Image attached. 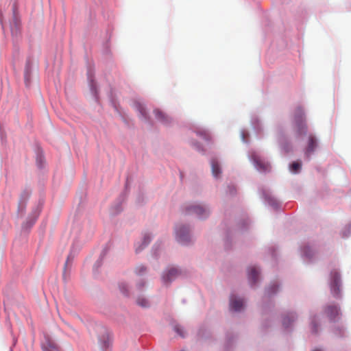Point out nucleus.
<instances>
[{"label": "nucleus", "mask_w": 351, "mask_h": 351, "mask_svg": "<svg viewBox=\"0 0 351 351\" xmlns=\"http://www.w3.org/2000/svg\"><path fill=\"white\" fill-rule=\"evenodd\" d=\"M173 330L177 332V334L181 337H185L186 332L183 327L178 324H176L173 326Z\"/></svg>", "instance_id": "obj_15"}, {"label": "nucleus", "mask_w": 351, "mask_h": 351, "mask_svg": "<svg viewBox=\"0 0 351 351\" xmlns=\"http://www.w3.org/2000/svg\"><path fill=\"white\" fill-rule=\"evenodd\" d=\"M176 237L182 244H186L189 242V228L185 226H181L176 228Z\"/></svg>", "instance_id": "obj_3"}, {"label": "nucleus", "mask_w": 351, "mask_h": 351, "mask_svg": "<svg viewBox=\"0 0 351 351\" xmlns=\"http://www.w3.org/2000/svg\"><path fill=\"white\" fill-rule=\"evenodd\" d=\"M317 146V139L313 134H309L308 136L307 146L305 149V155L309 158L312 153L315 151Z\"/></svg>", "instance_id": "obj_6"}, {"label": "nucleus", "mask_w": 351, "mask_h": 351, "mask_svg": "<svg viewBox=\"0 0 351 351\" xmlns=\"http://www.w3.org/2000/svg\"><path fill=\"white\" fill-rule=\"evenodd\" d=\"M144 285H145V283H144V282H140V283H138V284L137 285L138 289L139 290H141V289H142V288L144 287Z\"/></svg>", "instance_id": "obj_25"}, {"label": "nucleus", "mask_w": 351, "mask_h": 351, "mask_svg": "<svg viewBox=\"0 0 351 351\" xmlns=\"http://www.w3.org/2000/svg\"><path fill=\"white\" fill-rule=\"evenodd\" d=\"M186 213L189 214H195L199 218H204L208 215L209 210L204 206L195 204L188 206L186 208Z\"/></svg>", "instance_id": "obj_2"}, {"label": "nucleus", "mask_w": 351, "mask_h": 351, "mask_svg": "<svg viewBox=\"0 0 351 351\" xmlns=\"http://www.w3.org/2000/svg\"><path fill=\"white\" fill-rule=\"evenodd\" d=\"M211 169L213 175L217 178L221 174V170L218 162L216 160H212Z\"/></svg>", "instance_id": "obj_11"}, {"label": "nucleus", "mask_w": 351, "mask_h": 351, "mask_svg": "<svg viewBox=\"0 0 351 351\" xmlns=\"http://www.w3.org/2000/svg\"><path fill=\"white\" fill-rule=\"evenodd\" d=\"M296 317L294 314L290 313L285 315L282 319V324L285 328H287L292 322L295 320Z\"/></svg>", "instance_id": "obj_12"}, {"label": "nucleus", "mask_w": 351, "mask_h": 351, "mask_svg": "<svg viewBox=\"0 0 351 351\" xmlns=\"http://www.w3.org/2000/svg\"><path fill=\"white\" fill-rule=\"evenodd\" d=\"M331 278V291L335 296H337L339 295L340 291V276L337 271H332Z\"/></svg>", "instance_id": "obj_4"}, {"label": "nucleus", "mask_w": 351, "mask_h": 351, "mask_svg": "<svg viewBox=\"0 0 351 351\" xmlns=\"http://www.w3.org/2000/svg\"><path fill=\"white\" fill-rule=\"evenodd\" d=\"M136 303L142 307H147L149 305L147 300L143 298H138L136 300Z\"/></svg>", "instance_id": "obj_16"}, {"label": "nucleus", "mask_w": 351, "mask_h": 351, "mask_svg": "<svg viewBox=\"0 0 351 351\" xmlns=\"http://www.w3.org/2000/svg\"><path fill=\"white\" fill-rule=\"evenodd\" d=\"M295 130L298 136L304 135L307 132V125L303 110L298 108L294 113Z\"/></svg>", "instance_id": "obj_1"}, {"label": "nucleus", "mask_w": 351, "mask_h": 351, "mask_svg": "<svg viewBox=\"0 0 351 351\" xmlns=\"http://www.w3.org/2000/svg\"><path fill=\"white\" fill-rule=\"evenodd\" d=\"M230 305L231 309L235 311H239L243 306V301L240 298L231 296L230 300Z\"/></svg>", "instance_id": "obj_8"}, {"label": "nucleus", "mask_w": 351, "mask_h": 351, "mask_svg": "<svg viewBox=\"0 0 351 351\" xmlns=\"http://www.w3.org/2000/svg\"><path fill=\"white\" fill-rule=\"evenodd\" d=\"M277 291V286L276 285H272L271 287H270L268 289V293L269 294H271V293H276Z\"/></svg>", "instance_id": "obj_22"}, {"label": "nucleus", "mask_w": 351, "mask_h": 351, "mask_svg": "<svg viewBox=\"0 0 351 351\" xmlns=\"http://www.w3.org/2000/svg\"><path fill=\"white\" fill-rule=\"evenodd\" d=\"M259 272L255 267L248 269V279L252 284H255L258 280Z\"/></svg>", "instance_id": "obj_10"}, {"label": "nucleus", "mask_w": 351, "mask_h": 351, "mask_svg": "<svg viewBox=\"0 0 351 351\" xmlns=\"http://www.w3.org/2000/svg\"><path fill=\"white\" fill-rule=\"evenodd\" d=\"M269 202L274 207H277L278 205L276 201L274 199H270Z\"/></svg>", "instance_id": "obj_24"}, {"label": "nucleus", "mask_w": 351, "mask_h": 351, "mask_svg": "<svg viewBox=\"0 0 351 351\" xmlns=\"http://www.w3.org/2000/svg\"><path fill=\"white\" fill-rule=\"evenodd\" d=\"M324 312L330 320H335V319L340 314L339 308L337 306L334 305L326 306Z\"/></svg>", "instance_id": "obj_7"}, {"label": "nucleus", "mask_w": 351, "mask_h": 351, "mask_svg": "<svg viewBox=\"0 0 351 351\" xmlns=\"http://www.w3.org/2000/svg\"><path fill=\"white\" fill-rule=\"evenodd\" d=\"M301 168V164L298 162H294L291 165V171L296 173L298 172Z\"/></svg>", "instance_id": "obj_17"}, {"label": "nucleus", "mask_w": 351, "mask_h": 351, "mask_svg": "<svg viewBox=\"0 0 351 351\" xmlns=\"http://www.w3.org/2000/svg\"><path fill=\"white\" fill-rule=\"evenodd\" d=\"M156 117L160 120L162 123H167L169 121V119L167 116H166L161 110L159 109H156L154 111Z\"/></svg>", "instance_id": "obj_13"}, {"label": "nucleus", "mask_w": 351, "mask_h": 351, "mask_svg": "<svg viewBox=\"0 0 351 351\" xmlns=\"http://www.w3.org/2000/svg\"><path fill=\"white\" fill-rule=\"evenodd\" d=\"M138 110H139L140 113L142 114L143 117H146V111L145 108L142 105H138Z\"/></svg>", "instance_id": "obj_20"}, {"label": "nucleus", "mask_w": 351, "mask_h": 351, "mask_svg": "<svg viewBox=\"0 0 351 351\" xmlns=\"http://www.w3.org/2000/svg\"><path fill=\"white\" fill-rule=\"evenodd\" d=\"M146 271V267L141 265L136 267L135 272L138 275H142Z\"/></svg>", "instance_id": "obj_18"}, {"label": "nucleus", "mask_w": 351, "mask_h": 351, "mask_svg": "<svg viewBox=\"0 0 351 351\" xmlns=\"http://www.w3.org/2000/svg\"><path fill=\"white\" fill-rule=\"evenodd\" d=\"M198 134L203 136L206 140L210 139V135L205 131L198 132Z\"/></svg>", "instance_id": "obj_21"}, {"label": "nucleus", "mask_w": 351, "mask_h": 351, "mask_svg": "<svg viewBox=\"0 0 351 351\" xmlns=\"http://www.w3.org/2000/svg\"><path fill=\"white\" fill-rule=\"evenodd\" d=\"M179 274V271L176 268L170 269L166 274L162 276L165 282H169Z\"/></svg>", "instance_id": "obj_9"}, {"label": "nucleus", "mask_w": 351, "mask_h": 351, "mask_svg": "<svg viewBox=\"0 0 351 351\" xmlns=\"http://www.w3.org/2000/svg\"><path fill=\"white\" fill-rule=\"evenodd\" d=\"M109 343H109V342H108L107 345L105 346V348H106V349L109 348Z\"/></svg>", "instance_id": "obj_26"}, {"label": "nucleus", "mask_w": 351, "mask_h": 351, "mask_svg": "<svg viewBox=\"0 0 351 351\" xmlns=\"http://www.w3.org/2000/svg\"><path fill=\"white\" fill-rule=\"evenodd\" d=\"M151 241V237L149 234H145L143 237V241L141 246L136 247V252H138L142 250L145 246H147Z\"/></svg>", "instance_id": "obj_14"}, {"label": "nucleus", "mask_w": 351, "mask_h": 351, "mask_svg": "<svg viewBox=\"0 0 351 351\" xmlns=\"http://www.w3.org/2000/svg\"><path fill=\"white\" fill-rule=\"evenodd\" d=\"M311 330L313 333L317 332V326L314 321L311 323Z\"/></svg>", "instance_id": "obj_23"}, {"label": "nucleus", "mask_w": 351, "mask_h": 351, "mask_svg": "<svg viewBox=\"0 0 351 351\" xmlns=\"http://www.w3.org/2000/svg\"><path fill=\"white\" fill-rule=\"evenodd\" d=\"M254 165L259 171L265 172L270 169V165L268 162L263 161L258 156L253 154L252 156Z\"/></svg>", "instance_id": "obj_5"}, {"label": "nucleus", "mask_w": 351, "mask_h": 351, "mask_svg": "<svg viewBox=\"0 0 351 351\" xmlns=\"http://www.w3.org/2000/svg\"><path fill=\"white\" fill-rule=\"evenodd\" d=\"M126 288H127V285L125 283L121 282L119 284V289H120L121 291L123 293V294H124L125 295H128V291Z\"/></svg>", "instance_id": "obj_19"}]
</instances>
